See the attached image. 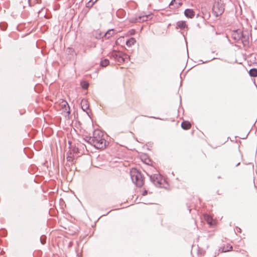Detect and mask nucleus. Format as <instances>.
I'll use <instances>...</instances> for the list:
<instances>
[{"label": "nucleus", "instance_id": "23", "mask_svg": "<svg viewBox=\"0 0 257 257\" xmlns=\"http://www.w3.org/2000/svg\"><path fill=\"white\" fill-rule=\"evenodd\" d=\"M175 2V0L172 1L171 2V3H170V6L173 5L174 4V2Z\"/></svg>", "mask_w": 257, "mask_h": 257}, {"label": "nucleus", "instance_id": "15", "mask_svg": "<svg viewBox=\"0 0 257 257\" xmlns=\"http://www.w3.org/2000/svg\"><path fill=\"white\" fill-rule=\"evenodd\" d=\"M115 58L118 62H124V58H123L121 53L116 54Z\"/></svg>", "mask_w": 257, "mask_h": 257}, {"label": "nucleus", "instance_id": "5", "mask_svg": "<svg viewBox=\"0 0 257 257\" xmlns=\"http://www.w3.org/2000/svg\"><path fill=\"white\" fill-rule=\"evenodd\" d=\"M232 37L236 41L241 40L243 44L245 45L248 44V38L246 39L243 35L242 31L237 30L233 31L231 34Z\"/></svg>", "mask_w": 257, "mask_h": 257}, {"label": "nucleus", "instance_id": "1", "mask_svg": "<svg viewBox=\"0 0 257 257\" xmlns=\"http://www.w3.org/2000/svg\"><path fill=\"white\" fill-rule=\"evenodd\" d=\"M88 142L97 149H103L106 146V141L104 138L103 132L100 130H95L93 136L89 139Z\"/></svg>", "mask_w": 257, "mask_h": 257}, {"label": "nucleus", "instance_id": "4", "mask_svg": "<svg viewBox=\"0 0 257 257\" xmlns=\"http://www.w3.org/2000/svg\"><path fill=\"white\" fill-rule=\"evenodd\" d=\"M56 107L59 110L62 111L64 114L70 113V108L67 102L63 99L60 100L56 104Z\"/></svg>", "mask_w": 257, "mask_h": 257}, {"label": "nucleus", "instance_id": "8", "mask_svg": "<svg viewBox=\"0 0 257 257\" xmlns=\"http://www.w3.org/2000/svg\"><path fill=\"white\" fill-rule=\"evenodd\" d=\"M185 16L190 19H192L195 15V12L192 9H187L184 11Z\"/></svg>", "mask_w": 257, "mask_h": 257}, {"label": "nucleus", "instance_id": "12", "mask_svg": "<svg viewBox=\"0 0 257 257\" xmlns=\"http://www.w3.org/2000/svg\"><path fill=\"white\" fill-rule=\"evenodd\" d=\"M181 126L184 130H189L191 127V124L190 122L184 121L182 122Z\"/></svg>", "mask_w": 257, "mask_h": 257}, {"label": "nucleus", "instance_id": "6", "mask_svg": "<svg viewBox=\"0 0 257 257\" xmlns=\"http://www.w3.org/2000/svg\"><path fill=\"white\" fill-rule=\"evenodd\" d=\"M150 178L155 185H160L163 181L162 176L159 174L151 175Z\"/></svg>", "mask_w": 257, "mask_h": 257}, {"label": "nucleus", "instance_id": "10", "mask_svg": "<svg viewBox=\"0 0 257 257\" xmlns=\"http://www.w3.org/2000/svg\"><path fill=\"white\" fill-rule=\"evenodd\" d=\"M81 105L82 109L85 111H87L89 108V104L87 100L86 99H82L81 102Z\"/></svg>", "mask_w": 257, "mask_h": 257}, {"label": "nucleus", "instance_id": "16", "mask_svg": "<svg viewBox=\"0 0 257 257\" xmlns=\"http://www.w3.org/2000/svg\"><path fill=\"white\" fill-rule=\"evenodd\" d=\"M136 41L134 38H131L129 40H128L126 42V44L128 46H131L132 45H134L136 43Z\"/></svg>", "mask_w": 257, "mask_h": 257}, {"label": "nucleus", "instance_id": "3", "mask_svg": "<svg viewBox=\"0 0 257 257\" xmlns=\"http://www.w3.org/2000/svg\"><path fill=\"white\" fill-rule=\"evenodd\" d=\"M131 177L133 181L138 187H141L144 184V179L141 173L137 169H132L131 172Z\"/></svg>", "mask_w": 257, "mask_h": 257}, {"label": "nucleus", "instance_id": "21", "mask_svg": "<svg viewBox=\"0 0 257 257\" xmlns=\"http://www.w3.org/2000/svg\"><path fill=\"white\" fill-rule=\"evenodd\" d=\"M121 55L123 57V58H124V62L130 59V56L128 55L123 53H121Z\"/></svg>", "mask_w": 257, "mask_h": 257}, {"label": "nucleus", "instance_id": "25", "mask_svg": "<svg viewBox=\"0 0 257 257\" xmlns=\"http://www.w3.org/2000/svg\"><path fill=\"white\" fill-rule=\"evenodd\" d=\"M134 34V32H131V34L132 35V34Z\"/></svg>", "mask_w": 257, "mask_h": 257}, {"label": "nucleus", "instance_id": "19", "mask_svg": "<svg viewBox=\"0 0 257 257\" xmlns=\"http://www.w3.org/2000/svg\"><path fill=\"white\" fill-rule=\"evenodd\" d=\"M109 64V60L107 59H104L101 61L100 65L102 67H106Z\"/></svg>", "mask_w": 257, "mask_h": 257}, {"label": "nucleus", "instance_id": "7", "mask_svg": "<svg viewBox=\"0 0 257 257\" xmlns=\"http://www.w3.org/2000/svg\"><path fill=\"white\" fill-rule=\"evenodd\" d=\"M204 219L210 226H215L216 224V221L213 219L212 217L208 214L204 215Z\"/></svg>", "mask_w": 257, "mask_h": 257}, {"label": "nucleus", "instance_id": "24", "mask_svg": "<svg viewBox=\"0 0 257 257\" xmlns=\"http://www.w3.org/2000/svg\"><path fill=\"white\" fill-rule=\"evenodd\" d=\"M147 194V191H145L144 192V193H143V195H146Z\"/></svg>", "mask_w": 257, "mask_h": 257}, {"label": "nucleus", "instance_id": "18", "mask_svg": "<svg viewBox=\"0 0 257 257\" xmlns=\"http://www.w3.org/2000/svg\"><path fill=\"white\" fill-rule=\"evenodd\" d=\"M81 85L83 89H87L89 86V83L86 81H83L81 82Z\"/></svg>", "mask_w": 257, "mask_h": 257}, {"label": "nucleus", "instance_id": "13", "mask_svg": "<svg viewBox=\"0 0 257 257\" xmlns=\"http://www.w3.org/2000/svg\"><path fill=\"white\" fill-rule=\"evenodd\" d=\"M150 17H151V15H150L141 16H139L138 17V18L136 19V21L137 22H141V21H146L148 20V19Z\"/></svg>", "mask_w": 257, "mask_h": 257}, {"label": "nucleus", "instance_id": "11", "mask_svg": "<svg viewBox=\"0 0 257 257\" xmlns=\"http://www.w3.org/2000/svg\"><path fill=\"white\" fill-rule=\"evenodd\" d=\"M220 249L222 252H227L232 250V246L229 244H224L222 247H221Z\"/></svg>", "mask_w": 257, "mask_h": 257}, {"label": "nucleus", "instance_id": "20", "mask_svg": "<svg viewBox=\"0 0 257 257\" xmlns=\"http://www.w3.org/2000/svg\"><path fill=\"white\" fill-rule=\"evenodd\" d=\"M98 0H90L87 4V7H91L94 3H95Z\"/></svg>", "mask_w": 257, "mask_h": 257}, {"label": "nucleus", "instance_id": "17", "mask_svg": "<svg viewBox=\"0 0 257 257\" xmlns=\"http://www.w3.org/2000/svg\"><path fill=\"white\" fill-rule=\"evenodd\" d=\"M249 74L251 76L256 77L257 76V69H251L249 71Z\"/></svg>", "mask_w": 257, "mask_h": 257}, {"label": "nucleus", "instance_id": "9", "mask_svg": "<svg viewBox=\"0 0 257 257\" xmlns=\"http://www.w3.org/2000/svg\"><path fill=\"white\" fill-rule=\"evenodd\" d=\"M117 33V32L114 29L109 30L105 34L104 37L106 39H109Z\"/></svg>", "mask_w": 257, "mask_h": 257}, {"label": "nucleus", "instance_id": "26", "mask_svg": "<svg viewBox=\"0 0 257 257\" xmlns=\"http://www.w3.org/2000/svg\"><path fill=\"white\" fill-rule=\"evenodd\" d=\"M134 34V32H131V34L132 35V34Z\"/></svg>", "mask_w": 257, "mask_h": 257}, {"label": "nucleus", "instance_id": "14", "mask_svg": "<svg viewBox=\"0 0 257 257\" xmlns=\"http://www.w3.org/2000/svg\"><path fill=\"white\" fill-rule=\"evenodd\" d=\"M177 26L180 29H184L187 27V24L185 21H180L177 22Z\"/></svg>", "mask_w": 257, "mask_h": 257}, {"label": "nucleus", "instance_id": "22", "mask_svg": "<svg viewBox=\"0 0 257 257\" xmlns=\"http://www.w3.org/2000/svg\"><path fill=\"white\" fill-rule=\"evenodd\" d=\"M67 161H72V157H68L67 158Z\"/></svg>", "mask_w": 257, "mask_h": 257}, {"label": "nucleus", "instance_id": "2", "mask_svg": "<svg viewBox=\"0 0 257 257\" xmlns=\"http://www.w3.org/2000/svg\"><path fill=\"white\" fill-rule=\"evenodd\" d=\"M212 11L216 16L221 15L224 11L225 0H214Z\"/></svg>", "mask_w": 257, "mask_h": 257}]
</instances>
